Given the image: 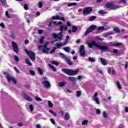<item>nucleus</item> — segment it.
I'll return each mask as SVG.
<instances>
[{
  "mask_svg": "<svg viewBox=\"0 0 128 128\" xmlns=\"http://www.w3.org/2000/svg\"><path fill=\"white\" fill-rule=\"evenodd\" d=\"M113 52H114V54H118V50L114 49L113 50Z\"/></svg>",
  "mask_w": 128,
  "mask_h": 128,
  "instance_id": "obj_62",
  "label": "nucleus"
},
{
  "mask_svg": "<svg viewBox=\"0 0 128 128\" xmlns=\"http://www.w3.org/2000/svg\"><path fill=\"white\" fill-rule=\"evenodd\" d=\"M35 100L37 102H42V99L41 98H39L38 96H36L35 97Z\"/></svg>",
  "mask_w": 128,
  "mask_h": 128,
  "instance_id": "obj_33",
  "label": "nucleus"
},
{
  "mask_svg": "<svg viewBox=\"0 0 128 128\" xmlns=\"http://www.w3.org/2000/svg\"><path fill=\"white\" fill-rule=\"evenodd\" d=\"M108 74H110V72H112V68H108Z\"/></svg>",
  "mask_w": 128,
  "mask_h": 128,
  "instance_id": "obj_59",
  "label": "nucleus"
},
{
  "mask_svg": "<svg viewBox=\"0 0 128 128\" xmlns=\"http://www.w3.org/2000/svg\"><path fill=\"white\" fill-rule=\"evenodd\" d=\"M42 32H44V30H38V34H42Z\"/></svg>",
  "mask_w": 128,
  "mask_h": 128,
  "instance_id": "obj_56",
  "label": "nucleus"
},
{
  "mask_svg": "<svg viewBox=\"0 0 128 128\" xmlns=\"http://www.w3.org/2000/svg\"><path fill=\"white\" fill-rule=\"evenodd\" d=\"M117 88L118 90H122V86L120 84V82L118 81L116 83Z\"/></svg>",
  "mask_w": 128,
  "mask_h": 128,
  "instance_id": "obj_24",
  "label": "nucleus"
},
{
  "mask_svg": "<svg viewBox=\"0 0 128 128\" xmlns=\"http://www.w3.org/2000/svg\"><path fill=\"white\" fill-rule=\"evenodd\" d=\"M66 44H68V42H66L65 43H60V44H58L57 43L56 46L58 48H60V46H66Z\"/></svg>",
  "mask_w": 128,
  "mask_h": 128,
  "instance_id": "obj_17",
  "label": "nucleus"
},
{
  "mask_svg": "<svg viewBox=\"0 0 128 128\" xmlns=\"http://www.w3.org/2000/svg\"><path fill=\"white\" fill-rule=\"evenodd\" d=\"M67 26H72V24H70V22H67Z\"/></svg>",
  "mask_w": 128,
  "mask_h": 128,
  "instance_id": "obj_60",
  "label": "nucleus"
},
{
  "mask_svg": "<svg viewBox=\"0 0 128 128\" xmlns=\"http://www.w3.org/2000/svg\"><path fill=\"white\" fill-rule=\"evenodd\" d=\"M50 44V42H46V44L42 46H38V50H42V48H48V44Z\"/></svg>",
  "mask_w": 128,
  "mask_h": 128,
  "instance_id": "obj_16",
  "label": "nucleus"
},
{
  "mask_svg": "<svg viewBox=\"0 0 128 128\" xmlns=\"http://www.w3.org/2000/svg\"><path fill=\"white\" fill-rule=\"evenodd\" d=\"M29 72H30V74H31V76H36V72H34V71L32 70H30L29 71Z\"/></svg>",
  "mask_w": 128,
  "mask_h": 128,
  "instance_id": "obj_35",
  "label": "nucleus"
},
{
  "mask_svg": "<svg viewBox=\"0 0 128 128\" xmlns=\"http://www.w3.org/2000/svg\"><path fill=\"white\" fill-rule=\"evenodd\" d=\"M98 48L102 50V52H112V50H110V48L106 46H102L99 44Z\"/></svg>",
  "mask_w": 128,
  "mask_h": 128,
  "instance_id": "obj_4",
  "label": "nucleus"
},
{
  "mask_svg": "<svg viewBox=\"0 0 128 128\" xmlns=\"http://www.w3.org/2000/svg\"><path fill=\"white\" fill-rule=\"evenodd\" d=\"M26 63L30 66H32V64L30 62V60H28V58L26 59Z\"/></svg>",
  "mask_w": 128,
  "mask_h": 128,
  "instance_id": "obj_21",
  "label": "nucleus"
},
{
  "mask_svg": "<svg viewBox=\"0 0 128 128\" xmlns=\"http://www.w3.org/2000/svg\"><path fill=\"white\" fill-rule=\"evenodd\" d=\"M96 26L94 24H92L88 29L86 30L84 36H88V34H90V32H92L94 30H96Z\"/></svg>",
  "mask_w": 128,
  "mask_h": 128,
  "instance_id": "obj_5",
  "label": "nucleus"
},
{
  "mask_svg": "<svg viewBox=\"0 0 128 128\" xmlns=\"http://www.w3.org/2000/svg\"><path fill=\"white\" fill-rule=\"evenodd\" d=\"M60 32H63V30H64V26H60Z\"/></svg>",
  "mask_w": 128,
  "mask_h": 128,
  "instance_id": "obj_50",
  "label": "nucleus"
},
{
  "mask_svg": "<svg viewBox=\"0 0 128 128\" xmlns=\"http://www.w3.org/2000/svg\"><path fill=\"white\" fill-rule=\"evenodd\" d=\"M44 37L42 36L40 40V44H44Z\"/></svg>",
  "mask_w": 128,
  "mask_h": 128,
  "instance_id": "obj_58",
  "label": "nucleus"
},
{
  "mask_svg": "<svg viewBox=\"0 0 128 128\" xmlns=\"http://www.w3.org/2000/svg\"><path fill=\"white\" fill-rule=\"evenodd\" d=\"M38 8H42V2H38Z\"/></svg>",
  "mask_w": 128,
  "mask_h": 128,
  "instance_id": "obj_54",
  "label": "nucleus"
},
{
  "mask_svg": "<svg viewBox=\"0 0 128 128\" xmlns=\"http://www.w3.org/2000/svg\"><path fill=\"white\" fill-rule=\"evenodd\" d=\"M42 84L44 86V88H50V81L48 80H44L42 82Z\"/></svg>",
  "mask_w": 128,
  "mask_h": 128,
  "instance_id": "obj_12",
  "label": "nucleus"
},
{
  "mask_svg": "<svg viewBox=\"0 0 128 128\" xmlns=\"http://www.w3.org/2000/svg\"><path fill=\"white\" fill-rule=\"evenodd\" d=\"M88 60L89 62H96V59L94 58L89 57Z\"/></svg>",
  "mask_w": 128,
  "mask_h": 128,
  "instance_id": "obj_30",
  "label": "nucleus"
},
{
  "mask_svg": "<svg viewBox=\"0 0 128 128\" xmlns=\"http://www.w3.org/2000/svg\"><path fill=\"white\" fill-rule=\"evenodd\" d=\"M96 16H92L89 19V22H92L94 20H96Z\"/></svg>",
  "mask_w": 128,
  "mask_h": 128,
  "instance_id": "obj_25",
  "label": "nucleus"
},
{
  "mask_svg": "<svg viewBox=\"0 0 128 128\" xmlns=\"http://www.w3.org/2000/svg\"><path fill=\"white\" fill-rule=\"evenodd\" d=\"M66 62H67L68 66H72V62L70 61V59L66 58Z\"/></svg>",
  "mask_w": 128,
  "mask_h": 128,
  "instance_id": "obj_19",
  "label": "nucleus"
},
{
  "mask_svg": "<svg viewBox=\"0 0 128 128\" xmlns=\"http://www.w3.org/2000/svg\"><path fill=\"white\" fill-rule=\"evenodd\" d=\"M104 26H100L98 28V30L100 31V30H104Z\"/></svg>",
  "mask_w": 128,
  "mask_h": 128,
  "instance_id": "obj_37",
  "label": "nucleus"
},
{
  "mask_svg": "<svg viewBox=\"0 0 128 128\" xmlns=\"http://www.w3.org/2000/svg\"><path fill=\"white\" fill-rule=\"evenodd\" d=\"M6 80L9 82H10V80H12L15 84H18V82H16V77L8 76L6 77Z\"/></svg>",
  "mask_w": 128,
  "mask_h": 128,
  "instance_id": "obj_7",
  "label": "nucleus"
},
{
  "mask_svg": "<svg viewBox=\"0 0 128 128\" xmlns=\"http://www.w3.org/2000/svg\"><path fill=\"white\" fill-rule=\"evenodd\" d=\"M88 122V120H84L82 122V126H86V124H87Z\"/></svg>",
  "mask_w": 128,
  "mask_h": 128,
  "instance_id": "obj_44",
  "label": "nucleus"
},
{
  "mask_svg": "<svg viewBox=\"0 0 128 128\" xmlns=\"http://www.w3.org/2000/svg\"><path fill=\"white\" fill-rule=\"evenodd\" d=\"M22 92L23 94H24L23 96L26 100H27L28 102H32L33 99L32 98V97L28 95V94L24 93V90H22Z\"/></svg>",
  "mask_w": 128,
  "mask_h": 128,
  "instance_id": "obj_11",
  "label": "nucleus"
},
{
  "mask_svg": "<svg viewBox=\"0 0 128 128\" xmlns=\"http://www.w3.org/2000/svg\"><path fill=\"white\" fill-rule=\"evenodd\" d=\"M2 4H6V0H0Z\"/></svg>",
  "mask_w": 128,
  "mask_h": 128,
  "instance_id": "obj_51",
  "label": "nucleus"
},
{
  "mask_svg": "<svg viewBox=\"0 0 128 128\" xmlns=\"http://www.w3.org/2000/svg\"><path fill=\"white\" fill-rule=\"evenodd\" d=\"M100 14H108V12L104 11V10H100L98 12Z\"/></svg>",
  "mask_w": 128,
  "mask_h": 128,
  "instance_id": "obj_28",
  "label": "nucleus"
},
{
  "mask_svg": "<svg viewBox=\"0 0 128 128\" xmlns=\"http://www.w3.org/2000/svg\"><path fill=\"white\" fill-rule=\"evenodd\" d=\"M92 12V7L85 8L83 10V14H84V16H88Z\"/></svg>",
  "mask_w": 128,
  "mask_h": 128,
  "instance_id": "obj_6",
  "label": "nucleus"
},
{
  "mask_svg": "<svg viewBox=\"0 0 128 128\" xmlns=\"http://www.w3.org/2000/svg\"><path fill=\"white\" fill-rule=\"evenodd\" d=\"M60 56H62V58H65V60H66V58H67L66 57V55H64V54L62 52L60 53Z\"/></svg>",
  "mask_w": 128,
  "mask_h": 128,
  "instance_id": "obj_42",
  "label": "nucleus"
},
{
  "mask_svg": "<svg viewBox=\"0 0 128 128\" xmlns=\"http://www.w3.org/2000/svg\"><path fill=\"white\" fill-rule=\"evenodd\" d=\"M70 118V114H68V112H66L65 114L64 120H68Z\"/></svg>",
  "mask_w": 128,
  "mask_h": 128,
  "instance_id": "obj_18",
  "label": "nucleus"
},
{
  "mask_svg": "<svg viewBox=\"0 0 128 128\" xmlns=\"http://www.w3.org/2000/svg\"><path fill=\"white\" fill-rule=\"evenodd\" d=\"M78 30V27L76 26H72V32H76Z\"/></svg>",
  "mask_w": 128,
  "mask_h": 128,
  "instance_id": "obj_27",
  "label": "nucleus"
},
{
  "mask_svg": "<svg viewBox=\"0 0 128 128\" xmlns=\"http://www.w3.org/2000/svg\"><path fill=\"white\" fill-rule=\"evenodd\" d=\"M49 112L52 114L54 116H56V113L52 110H50Z\"/></svg>",
  "mask_w": 128,
  "mask_h": 128,
  "instance_id": "obj_31",
  "label": "nucleus"
},
{
  "mask_svg": "<svg viewBox=\"0 0 128 128\" xmlns=\"http://www.w3.org/2000/svg\"><path fill=\"white\" fill-rule=\"evenodd\" d=\"M14 60L16 62H20V58H18V56H14Z\"/></svg>",
  "mask_w": 128,
  "mask_h": 128,
  "instance_id": "obj_48",
  "label": "nucleus"
},
{
  "mask_svg": "<svg viewBox=\"0 0 128 128\" xmlns=\"http://www.w3.org/2000/svg\"><path fill=\"white\" fill-rule=\"evenodd\" d=\"M12 46L13 48V50L16 54L18 53V44L14 42H12Z\"/></svg>",
  "mask_w": 128,
  "mask_h": 128,
  "instance_id": "obj_10",
  "label": "nucleus"
},
{
  "mask_svg": "<svg viewBox=\"0 0 128 128\" xmlns=\"http://www.w3.org/2000/svg\"><path fill=\"white\" fill-rule=\"evenodd\" d=\"M37 70L40 76H42V74H44V71L42 69L40 68H38Z\"/></svg>",
  "mask_w": 128,
  "mask_h": 128,
  "instance_id": "obj_20",
  "label": "nucleus"
},
{
  "mask_svg": "<svg viewBox=\"0 0 128 128\" xmlns=\"http://www.w3.org/2000/svg\"><path fill=\"white\" fill-rule=\"evenodd\" d=\"M24 8L25 10H28V4H24Z\"/></svg>",
  "mask_w": 128,
  "mask_h": 128,
  "instance_id": "obj_47",
  "label": "nucleus"
},
{
  "mask_svg": "<svg viewBox=\"0 0 128 128\" xmlns=\"http://www.w3.org/2000/svg\"><path fill=\"white\" fill-rule=\"evenodd\" d=\"M6 16L8 18H10V16L8 14V12L6 11Z\"/></svg>",
  "mask_w": 128,
  "mask_h": 128,
  "instance_id": "obj_45",
  "label": "nucleus"
},
{
  "mask_svg": "<svg viewBox=\"0 0 128 128\" xmlns=\"http://www.w3.org/2000/svg\"><path fill=\"white\" fill-rule=\"evenodd\" d=\"M76 92H77L76 96H78V98H80V96H82V91L78 90V91H77Z\"/></svg>",
  "mask_w": 128,
  "mask_h": 128,
  "instance_id": "obj_34",
  "label": "nucleus"
},
{
  "mask_svg": "<svg viewBox=\"0 0 128 128\" xmlns=\"http://www.w3.org/2000/svg\"><path fill=\"white\" fill-rule=\"evenodd\" d=\"M68 80L72 82V84H76L74 82H76L78 80V79L76 77H72V76H68Z\"/></svg>",
  "mask_w": 128,
  "mask_h": 128,
  "instance_id": "obj_14",
  "label": "nucleus"
},
{
  "mask_svg": "<svg viewBox=\"0 0 128 128\" xmlns=\"http://www.w3.org/2000/svg\"><path fill=\"white\" fill-rule=\"evenodd\" d=\"M29 108L30 112H34V106L30 105Z\"/></svg>",
  "mask_w": 128,
  "mask_h": 128,
  "instance_id": "obj_39",
  "label": "nucleus"
},
{
  "mask_svg": "<svg viewBox=\"0 0 128 128\" xmlns=\"http://www.w3.org/2000/svg\"><path fill=\"white\" fill-rule=\"evenodd\" d=\"M64 50H65L66 52H70V48L65 47L63 48Z\"/></svg>",
  "mask_w": 128,
  "mask_h": 128,
  "instance_id": "obj_36",
  "label": "nucleus"
},
{
  "mask_svg": "<svg viewBox=\"0 0 128 128\" xmlns=\"http://www.w3.org/2000/svg\"><path fill=\"white\" fill-rule=\"evenodd\" d=\"M62 32H60L58 33V35L56 33L52 34V36H53L54 38H58L60 40H62Z\"/></svg>",
  "mask_w": 128,
  "mask_h": 128,
  "instance_id": "obj_13",
  "label": "nucleus"
},
{
  "mask_svg": "<svg viewBox=\"0 0 128 128\" xmlns=\"http://www.w3.org/2000/svg\"><path fill=\"white\" fill-rule=\"evenodd\" d=\"M88 46L90 48H92L94 46H96V48H98L99 44H98L94 41H92L88 43Z\"/></svg>",
  "mask_w": 128,
  "mask_h": 128,
  "instance_id": "obj_9",
  "label": "nucleus"
},
{
  "mask_svg": "<svg viewBox=\"0 0 128 128\" xmlns=\"http://www.w3.org/2000/svg\"><path fill=\"white\" fill-rule=\"evenodd\" d=\"M114 46H122V43L118 42L117 44H112Z\"/></svg>",
  "mask_w": 128,
  "mask_h": 128,
  "instance_id": "obj_38",
  "label": "nucleus"
},
{
  "mask_svg": "<svg viewBox=\"0 0 128 128\" xmlns=\"http://www.w3.org/2000/svg\"><path fill=\"white\" fill-rule=\"evenodd\" d=\"M25 52L30 58V60H32V62H34L36 60V53L32 50H28V49H25Z\"/></svg>",
  "mask_w": 128,
  "mask_h": 128,
  "instance_id": "obj_2",
  "label": "nucleus"
},
{
  "mask_svg": "<svg viewBox=\"0 0 128 128\" xmlns=\"http://www.w3.org/2000/svg\"><path fill=\"white\" fill-rule=\"evenodd\" d=\"M56 47H54L53 50H52L50 52V54H54V52H56Z\"/></svg>",
  "mask_w": 128,
  "mask_h": 128,
  "instance_id": "obj_53",
  "label": "nucleus"
},
{
  "mask_svg": "<svg viewBox=\"0 0 128 128\" xmlns=\"http://www.w3.org/2000/svg\"><path fill=\"white\" fill-rule=\"evenodd\" d=\"M106 6L107 8H110L114 10H118V8H120V6H114V2H108L106 4Z\"/></svg>",
  "mask_w": 128,
  "mask_h": 128,
  "instance_id": "obj_3",
  "label": "nucleus"
},
{
  "mask_svg": "<svg viewBox=\"0 0 128 128\" xmlns=\"http://www.w3.org/2000/svg\"><path fill=\"white\" fill-rule=\"evenodd\" d=\"M48 106L49 108H54V104L50 101H48Z\"/></svg>",
  "mask_w": 128,
  "mask_h": 128,
  "instance_id": "obj_32",
  "label": "nucleus"
},
{
  "mask_svg": "<svg viewBox=\"0 0 128 128\" xmlns=\"http://www.w3.org/2000/svg\"><path fill=\"white\" fill-rule=\"evenodd\" d=\"M114 32H116L117 34H120V28H118V27H114Z\"/></svg>",
  "mask_w": 128,
  "mask_h": 128,
  "instance_id": "obj_22",
  "label": "nucleus"
},
{
  "mask_svg": "<svg viewBox=\"0 0 128 128\" xmlns=\"http://www.w3.org/2000/svg\"><path fill=\"white\" fill-rule=\"evenodd\" d=\"M50 120L52 122V124H56V121H54V120L52 119V118H50Z\"/></svg>",
  "mask_w": 128,
  "mask_h": 128,
  "instance_id": "obj_52",
  "label": "nucleus"
},
{
  "mask_svg": "<svg viewBox=\"0 0 128 128\" xmlns=\"http://www.w3.org/2000/svg\"><path fill=\"white\" fill-rule=\"evenodd\" d=\"M0 26H1V28H5V25H4V23L3 22H2L0 24Z\"/></svg>",
  "mask_w": 128,
  "mask_h": 128,
  "instance_id": "obj_46",
  "label": "nucleus"
},
{
  "mask_svg": "<svg viewBox=\"0 0 128 128\" xmlns=\"http://www.w3.org/2000/svg\"><path fill=\"white\" fill-rule=\"evenodd\" d=\"M60 20H62L63 22H66V19H64V18H60V19H59Z\"/></svg>",
  "mask_w": 128,
  "mask_h": 128,
  "instance_id": "obj_61",
  "label": "nucleus"
},
{
  "mask_svg": "<svg viewBox=\"0 0 128 128\" xmlns=\"http://www.w3.org/2000/svg\"><path fill=\"white\" fill-rule=\"evenodd\" d=\"M30 44V41L28 40H25V44Z\"/></svg>",
  "mask_w": 128,
  "mask_h": 128,
  "instance_id": "obj_63",
  "label": "nucleus"
},
{
  "mask_svg": "<svg viewBox=\"0 0 128 128\" xmlns=\"http://www.w3.org/2000/svg\"><path fill=\"white\" fill-rule=\"evenodd\" d=\"M52 20H60V16L57 15L56 16H54L52 17Z\"/></svg>",
  "mask_w": 128,
  "mask_h": 128,
  "instance_id": "obj_43",
  "label": "nucleus"
},
{
  "mask_svg": "<svg viewBox=\"0 0 128 128\" xmlns=\"http://www.w3.org/2000/svg\"><path fill=\"white\" fill-rule=\"evenodd\" d=\"M100 60L103 66H106L108 64V62H106V60L105 58H100Z\"/></svg>",
  "mask_w": 128,
  "mask_h": 128,
  "instance_id": "obj_15",
  "label": "nucleus"
},
{
  "mask_svg": "<svg viewBox=\"0 0 128 128\" xmlns=\"http://www.w3.org/2000/svg\"><path fill=\"white\" fill-rule=\"evenodd\" d=\"M52 64H54V66H58L59 65L58 62L56 61H52Z\"/></svg>",
  "mask_w": 128,
  "mask_h": 128,
  "instance_id": "obj_41",
  "label": "nucleus"
},
{
  "mask_svg": "<svg viewBox=\"0 0 128 128\" xmlns=\"http://www.w3.org/2000/svg\"><path fill=\"white\" fill-rule=\"evenodd\" d=\"M103 116L104 118H108V114H106V112H103Z\"/></svg>",
  "mask_w": 128,
  "mask_h": 128,
  "instance_id": "obj_49",
  "label": "nucleus"
},
{
  "mask_svg": "<svg viewBox=\"0 0 128 128\" xmlns=\"http://www.w3.org/2000/svg\"><path fill=\"white\" fill-rule=\"evenodd\" d=\"M14 70H15L16 72L18 74H20V70L16 68V67H14Z\"/></svg>",
  "mask_w": 128,
  "mask_h": 128,
  "instance_id": "obj_57",
  "label": "nucleus"
},
{
  "mask_svg": "<svg viewBox=\"0 0 128 128\" xmlns=\"http://www.w3.org/2000/svg\"><path fill=\"white\" fill-rule=\"evenodd\" d=\"M125 112H128V107H126V108H125Z\"/></svg>",
  "mask_w": 128,
  "mask_h": 128,
  "instance_id": "obj_64",
  "label": "nucleus"
},
{
  "mask_svg": "<svg viewBox=\"0 0 128 128\" xmlns=\"http://www.w3.org/2000/svg\"><path fill=\"white\" fill-rule=\"evenodd\" d=\"M79 52L81 56H86V50H84V46L82 45L80 46Z\"/></svg>",
  "mask_w": 128,
  "mask_h": 128,
  "instance_id": "obj_8",
  "label": "nucleus"
},
{
  "mask_svg": "<svg viewBox=\"0 0 128 128\" xmlns=\"http://www.w3.org/2000/svg\"><path fill=\"white\" fill-rule=\"evenodd\" d=\"M94 100H95V102H96V104H100V100H98V98L96 97L94 98Z\"/></svg>",
  "mask_w": 128,
  "mask_h": 128,
  "instance_id": "obj_40",
  "label": "nucleus"
},
{
  "mask_svg": "<svg viewBox=\"0 0 128 128\" xmlns=\"http://www.w3.org/2000/svg\"><path fill=\"white\" fill-rule=\"evenodd\" d=\"M48 66L52 70L53 72H56V67H54V66L52 65L51 64H49Z\"/></svg>",
  "mask_w": 128,
  "mask_h": 128,
  "instance_id": "obj_26",
  "label": "nucleus"
},
{
  "mask_svg": "<svg viewBox=\"0 0 128 128\" xmlns=\"http://www.w3.org/2000/svg\"><path fill=\"white\" fill-rule=\"evenodd\" d=\"M96 112L98 114H100L102 111H100L99 109H96Z\"/></svg>",
  "mask_w": 128,
  "mask_h": 128,
  "instance_id": "obj_55",
  "label": "nucleus"
},
{
  "mask_svg": "<svg viewBox=\"0 0 128 128\" xmlns=\"http://www.w3.org/2000/svg\"><path fill=\"white\" fill-rule=\"evenodd\" d=\"M62 70L64 74H66L68 76H76L80 72V69H76L74 71L66 68H62Z\"/></svg>",
  "mask_w": 128,
  "mask_h": 128,
  "instance_id": "obj_1",
  "label": "nucleus"
},
{
  "mask_svg": "<svg viewBox=\"0 0 128 128\" xmlns=\"http://www.w3.org/2000/svg\"><path fill=\"white\" fill-rule=\"evenodd\" d=\"M59 86L60 88H64L66 86V82H60L59 83Z\"/></svg>",
  "mask_w": 128,
  "mask_h": 128,
  "instance_id": "obj_29",
  "label": "nucleus"
},
{
  "mask_svg": "<svg viewBox=\"0 0 128 128\" xmlns=\"http://www.w3.org/2000/svg\"><path fill=\"white\" fill-rule=\"evenodd\" d=\"M42 52L44 54H48V52H50V48H43Z\"/></svg>",
  "mask_w": 128,
  "mask_h": 128,
  "instance_id": "obj_23",
  "label": "nucleus"
}]
</instances>
